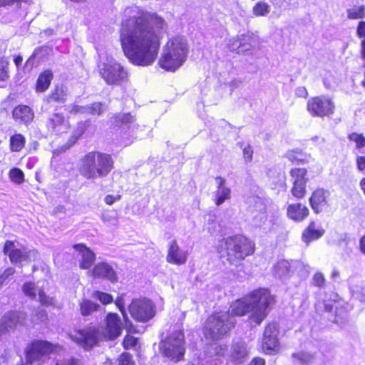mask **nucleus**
Instances as JSON below:
<instances>
[{
	"instance_id": "nucleus-1",
	"label": "nucleus",
	"mask_w": 365,
	"mask_h": 365,
	"mask_svg": "<svg viewBox=\"0 0 365 365\" xmlns=\"http://www.w3.org/2000/svg\"><path fill=\"white\" fill-rule=\"evenodd\" d=\"M167 27L165 21L154 13H141L123 21L120 38L125 56L135 65H151Z\"/></svg>"
},
{
	"instance_id": "nucleus-2",
	"label": "nucleus",
	"mask_w": 365,
	"mask_h": 365,
	"mask_svg": "<svg viewBox=\"0 0 365 365\" xmlns=\"http://www.w3.org/2000/svg\"><path fill=\"white\" fill-rule=\"evenodd\" d=\"M273 301L267 289H258L242 299L235 301L227 313L234 319L235 316H244L250 313V320L260 324L266 317L269 306Z\"/></svg>"
},
{
	"instance_id": "nucleus-3",
	"label": "nucleus",
	"mask_w": 365,
	"mask_h": 365,
	"mask_svg": "<svg viewBox=\"0 0 365 365\" xmlns=\"http://www.w3.org/2000/svg\"><path fill=\"white\" fill-rule=\"evenodd\" d=\"M114 161L108 153L91 151L81 160L80 174L87 180H96L106 177L113 170Z\"/></svg>"
},
{
	"instance_id": "nucleus-4",
	"label": "nucleus",
	"mask_w": 365,
	"mask_h": 365,
	"mask_svg": "<svg viewBox=\"0 0 365 365\" xmlns=\"http://www.w3.org/2000/svg\"><path fill=\"white\" fill-rule=\"evenodd\" d=\"M188 51L187 42L184 37L170 38L163 49L159 66L168 71H176L185 62Z\"/></svg>"
},
{
	"instance_id": "nucleus-5",
	"label": "nucleus",
	"mask_w": 365,
	"mask_h": 365,
	"mask_svg": "<svg viewBox=\"0 0 365 365\" xmlns=\"http://www.w3.org/2000/svg\"><path fill=\"white\" fill-rule=\"evenodd\" d=\"M254 244L247 237L236 235L222 239L218 245V252H225L227 260L231 264L244 259L246 257L253 254Z\"/></svg>"
},
{
	"instance_id": "nucleus-6",
	"label": "nucleus",
	"mask_w": 365,
	"mask_h": 365,
	"mask_svg": "<svg viewBox=\"0 0 365 365\" xmlns=\"http://www.w3.org/2000/svg\"><path fill=\"white\" fill-rule=\"evenodd\" d=\"M235 319L229 313H215L208 317L205 327V336L211 340H217L227 334L234 327Z\"/></svg>"
},
{
	"instance_id": "nucleus-7",
	"label": "nucleus",
	"mask_w": 365,
	"mask_h": 365,
	"mask_svg": "<svg viewBox=\"0 0 365 365\" xmlns=\"http://www.w3.org/2000/svg\"><path fill=\"white\" fill-rule=\"evenodd\" d=\"M161 354L174 362L183 360L185 352L184 334L182 331L173 332L159 345Z\"/></svg>"
},
{
	"instance_id": "nucleus-8",
	"label": "nucleus",
	"mask_w": 365,
	"mask_h": 365,
	"mask_svg": "<svg viewBox=\"0 0 365 365\" xmlns=\"http://www.w3.org/2000/svg\"><path fill=\"white\" fill-rule=\"evenodd\" d=\"M98 71L108 85H120L128 78V73L123 66L113 58H108L106 62L100 63Z\"/></svg>"
},
{
	"instance_id": "nucleus-9",
	"label": "nucleus",
	"mask_w": 365,
	"mask_h": 365,
	"mask_svg": "<svg viewBox=\"0 0 365 365\" xmlns=\"http://www.w3.org/2000/svg\"><path fill=\"white\" fill-rule=\"evenodd\" d=\"M56 346L47 341L34 340L28 344L25 350L27 364H32L42 361L43 358L53 352Z\"/></svg>"
},
{
	"instance_id": "nucleus-10",
	"label": "nucleus",
	"mask_w": 365,
	"mask_h": 365,
	"mask_svg": "<svg viewBox=\"0 0 365 365\" xmlns=\"http://www.w3.org/2000/svg\"><path fill=\"white\" fill-rule=\"evenodd\" d=\"M128 309L131 317L140 322H148L155 314L153 303L147 299H133Z\"/></svg>"
},
{
	"instance_id": "nucleus-11",
	"label": "nucleus",
	"mask_w": 365,
	"mask_h": 365,
	"mask_svg": "<svg viewBox=\"0 0 365 365\" xmlns=\"http://www.w3.org/2000/svg\"><path fill=\"white\" fill-rule=\"evenodd\" d=\"M307 109L312 116L323 118L334 113V103L324 96L313 97L307 101Z\"/></svg>"
},
{
	"instance_id": "nucleus-12",
	"label": "nucleus",
	"mask_w": 365,
	"mask_h": 365,
	"mask_svg": "<svg viewBox=\"0 0 365 365\" xmlns=\"http://www.w3.org/2000/svg\"><path fill=\"white\" fill-rule=\"evenodd\" d=\"M4 253L9 257L12 264L23 266L31 261L36 257L35 251H29L25 248L19 249L11 241H6L4 246Z\"/></svg>"
},
{
	"instance_id": "nucleus-13",
	"label": "nucleus",
	"mask_w": 365,
	"mask_h": 365,
	"mask_svg": "<svg viewBox=\"0 0 365 365\" xmlns=\"http://www.w3.org/2000/svg\"><path fill=\"white\" fill-rule=\"evenodd\" d=\"M70 338L85 349H90L95 346L98 341L99 331L92 327L85 329H78L69 334Z\"/></svg>"
},
{
	"instance_id": "nucleus-14",
	"label": "nucleus",
	"mask_w": 365,
	"mask_h": 365,
	"mask_svg": "<svg viewBox=\"0 0 365 365\" xmlns=\"http://www.w3.org/2000/svg\"><path fill=\"white\" fill-rule=\"evenodd\" d=\"M278 334L279 330L276 324H267L264 331L262 343V347L265 354H272L278 351L279 346Z\"/></svg>"
},
{
	"instance_id": "nucleus-15",
	"label": "nucleus",
	"mask_w": 365,
	"mask_h": 365,
	"mask_svg": "<svg viewBox=\"0 0 365 365\" xmlns=\"http://www.w3.org/2000/svg\"><path fill=\"white\" fill-rule=\"evenodd\" d=\"M330 195V192L324 188H318L312 192L309 203L314 213H321L329 207Z\"/></svg>"
},
{
	"instance_id": "nucleus-16",
	"label": "nucleus",
	"mask_w": 365,
	"mask_h": 365,
	"mask_svg": "<svg viewBox=\"0 0 365 365\" xmlns=\"http://www.w3.org/2000/svg\"><path fill=\"white\" fill-rule=\"evenodd\" d=\"M123 324L120 317L115 313H109L105 319L104 335L110 340L118 338L122 333Z\"/></svg>"
},
{
	"instance_id": "nucleus-17",
	"label": "nucleus",
	"mask_w": 365,
	"mask_h": 365,
	"mask_svg": "<svg viewBox=\"0 0 365 365\" xmlns=\"http://www.w3.org/2000/svg\"><path fill=\"white\" fill-rule=\"evenodd\" d=\"M188 252L182 250L175 240H172L168 245L166 260L168 263L175 265H182L187 262Z\"/></svg>"
},
{
	"instance_id": "nucleus-18",
	"label": "nucleus",
	"mask_w": 365,
	"mask_h": 365,
	"mask_svg": "<svg viewBox=\"0 0 365 365\" xmlns=\"http://www.w3.org/2000/svg\"><path fill=\"white\" fill-rule=\"evenodd\" d=\"M24 319V313L19 312L5 313L0 320V332L5 333L14 329L18 325L22 324Z\"/></svg>"
},
{
	"instance_id": "nucleus-19",
	"label": "nucleus",
	"mask_w": 365,
	"mask_h": 365,
	"mask_svg": "<svg viewBox=\"0 0 365 365\" xmlns=\"http://www.w3.org/2000/svg\"><path fill=\"white\" fill-rule=\"evenodd\" d=\"M250 210L253 214L256 211L257 215L253 217V223L255 226L261 227L267 220L265 206L261 198L253 196L249 199Z\"/></svg>"
},
{
	"instance_id": "nucleus-20",
	"label": "nucleus",
	"mask_w": 365,
	"mask_h": 365,
	"mask_svg": "<svg viewBox=\"0 0 365 365\" xmlns=\"http://www.w3.org/2000/svg\"><path fill=\"white\" fill-rule=\"evenodd\" d=\"M73 247L78 252L79 267L83 269H89L95 261L96 255L83 244L75 245Z\"/></svg>"
},
{
	"instance_id": "nucleus-21",
	"label": "nucleus",
	"mask_w": 365,
	"mask_h": 365,
	"mask_svg": "<svg viewBox=\"0 0 365 365\" xmlns=\"http://www.w3.org/2000/svg\"><path fill=\"white\" fill-rule=\"evenodd\" d=\"M217 190L215 191V202L216 205L220 206L225 202V200L230 199L231 190L226 185V180L222 177L215 178Z\"/></svg>"
},
{
	"instance_id": "nucleus-22",
	"label": "nucleus",
	"mask_w": 365,
	"mask_h": 365,
	"mask_svg": "<svg viewBox=\"0 0 365 365\" xmlns=\"http://www.w3.org/2000/svg\"><path fill=\"white\" fill-rule=\"evenodd\" d=\"M46 128L51 132L63 133L69 127L68 123L65 120L63 115L59 113H53L48 118Z\"/></svg>"
},
{
	"instance_id": "nucleus-23",
	"label": "nucleus",
	"mask_w": 365,
	"mask_h": 365,
	"mask_svg": "<svg viewBox=\"0 0 365 365\" xmlns=\"http://www.w3.org/2000/svg\"><path fill=\"white\" fill-rule=\"evenodd\" d=\"M22 291L26 296L31 299L36 298L38 292V300L42 304H50L51 303V299L46 296L44 292L33 282H26L22 287Z\"/></svg>"
},
{
	"instance_id": "nucleus-24",
	"label": "nucleus",
	"mask_w": 365,
	"mask_h": 365,
	"mask_svg": "<svg viewBox=\"0 0 365 365\" xmlns=\"http://www.w3.org/2000/svg\"><path fill=\"white\" fill-rule=\"evenodd\" d=\"M92 273L95 277L105 278L112 282H115L118 280V277L114 269L106 262H100L96 264Z\"/></svg>"
},
{
	"instance_id": "nucleus-25",
	"label": "nucleus",
	"mask_w": 365,
	"mask_h": 365,
	"mask_svg": "<svg viewBox=\"0 0 365 365\" xmlns=\"http://www.w3.org/2000/svg\"><path fill=\"white\" fill-rule=\"evenodd\" d=\"M12 114L15 120L24 124L30 123L34 118V113L32 109L25 105H19L15 107Z\"/></svg>"
},
{
	"instance_id": "nucleus-26",
	"label": "nucleus",
	"mask_w": 365,
	"mask_h": 365,
	"mask_svg": "<svg viewBox=\"0 0 365 365\" xmlns=\"http://www.w3.org/2000/svg\"><path fill=\"white\" fill-rule=\"evenodd\" d=\"M309 209L300 203L289 205L287 207V216L297 222L304 220L309 215Z\"/></svg>"
},
{
	"instance_id": "nucleus-27",
	"label": "nucleus",
	"mask_w": 365,
	"mask_h": 365,
	"mask_svg": "<svg viewBox=\"0 0 365 365\" xmlns=\"http://www.w3.org/2000/svg\"><path fill=\"white\" fill-rule=\"evenodd\" d=\"M324 234V229L317 226L314 222H312L303 232L302 238L308 245L310 242L320 238Z\"/></svg>"
},
{
	"instance_id": "nucleus-28",
	"label": "nucleus",
	"mask_w": 365,
	"mask_h": 365,
	"mask_svg": "<svg viewBox=\"0 0 365 365\" xmlns=\"http://www.w3.org/2000/svg\"><path fill=\"white\" fill-rule=\"evenodd\" d=\"M114 121L113 123L116 126H119L121 124L128 126L129 129H130V133L135 134V129H138L139 125L133 124L134 123V117L131 115L130 113H118L115 115L113 117Z\"/></svg>"
},
{
	"instance_id": "nucleus-29",
	"label": "nucleus",
	"mask_w": 365,
	"mask_h": 365,
	"mask_svg": "<svg viewBox=\"0 0 365 365\" xmlns=\"http://www.w3.org/2000/svg\"><path fill=\"white\" fill-rule=\"evenodd\" d=\"M68 91L66 86L63 84L57 85L53 91L47 97L46 101L63 103L66 101Z\"/></svg>"
},
{
	"instance_id": "nucleus-30",
	"label": "nucleus",
	"mask_w": 365,
	"mask_h": 365,
	"mask_svg": "<svg viewBox=\"0 0 365 365\" xmlns=\"http://www.w3.org/2000/svg\"><path fill=\"white\" fill-rule=\"evenodd\" d=\"M53 77V75L51 70H46L41 73L36 81V91L44 92L46 91L51 84Z\"/></svg>"
},
{
	"instance_id": "nucleus-31",
	"label": "nucleus",
	"mask_w": 365,
	"mask_h": 365,
	"mask_svg": "<svg viewBox=\"0 0 365 365\" xmlns=\"http://www.w3.org/2000/svg\"><path fill=\"white\" fill-rule=\"evenodd\" d=\"M247 355V349L245 343H237L233 346L232 358L236 364H241Z\"/></svg>"
},
{
	"instance_id": "nucleus-32",
	"label": "nucleus",
	"mask_w": 365,
	"mask_h": 365,
	"mask_svg": "<svg viewBox=\"0 0 365 365\" xmlns=\"http://www.w3.org/2000/svg\"><path fill=\"white\" fill-rule=\"evenodd\" d=\"M80 312L82 316H88L94 312L100 310L102 307L89 299H83L80 304Z\"/></svg>"
},
{
	"instance_id": "nucleus-33",
	"label": "nucleus",
	"mask_w": 365,
	"mask_h": 365,
	"mask_svg": "<svg viewBox=\"0 0 365 365\" xmlns=\"http://www.w3.org/2000/svg\"><path fill=\"white\" fill-rule=\"evenodd\" d=\"M254 41L255 39L252 34L249 33L237 36L236 39H235V42H239V43L237 45V47H242V51L250 50V48L253 46Z\"/></svg>"
},
{
	"instance_id": "nucleus-34",
	"label": "nucleus",
	"mask_w": 365,
	"mask_h": 365,
	"mask_svg": "<svg viewBox=\"0 0 365 365\" xmlns=\"http://www.w3.org/2000/svg\"><path fill=\"white\" fill-rule=\"evenodd\" d=\"M307 170L305 168H293L290 171L292 184L307 185L308 178H306Z\"/></svg>"
},
{
	"instance_id": "nucleus-35",
	"label": "nucleus",
	"mask_w": 365,
	"mask_h": 365,
	"mask_svg": "<svg viewBox=\"0 0 365 365\" xmlns=\"http://www.w3.org/2000/svg\"><path fill=\"white\" fill-rule=\"evenodd\" d=\"M290 271V264L287 260H282L277 262L274 267V274L279 278L287 277Z\"/></svg>"
},
{
	"instance_id": "nucleus-36",
	"label": "nucleus",
	"mask_w": 365,
	"mask_h": 365,
	"mask_svg": "<svg viewBox=\"0 0 365 365\" xmlns=\"http://www.w3.org/2000/svg\"><path fill=\"white\" fill-rule=\"evenodd\" d=\"M25 138L21 134H15L10 138V145L12 151H20L25 145Z\"/></svg>"
},
{
	"instance_id": "nucleus-37",
	"label": "nucleus",
	"mask_w": 365,
	"mask_h": 365,
	"mask_svg": "<svg viewBox=\"0 0 365 365\" xmlns=\"http://www.w3.org/2000/svg\"><path fill=\"white\" fill-rule=\"evenodd\" d=\"M270 12V6L265 2L259 1L252 8L255 16H266Z\"/></svg>"
},
{
	"instance_id": "nucleus-38",
	"label": "nucleus",
	"mask_w": 365,
	"mask_h": 365,
	"mask_svg": "<svg viewBox=\"0 0 365 365\" xmlns=\"http://www.w3.org/2000/svg\"><path fill=\"white\" fill-rule=\"evenodd\" d=\"M294 361L301 364H308L314 360V356L308 352L300 351L292 354Z\"/></svg>"
},
{
	"instance_id": "nucleus-39",
	"label": "nucleus",
	"mask_w": 365,
	"mask_h": 365,
	"mask_svg": "<svg viewBox=\"0 0 365 365\" xmlns=\"http://www.w3.org/2000/svg\"><path fill=\"white\" fill-rule=\"evenodd\" d=\"M87 114L101 115L107 109V106L101 102L87 105Z\"/></svg>"
},
{
	"instance_id": "nucleus-40",
	"label": "nucleus",
	"mask_w": 365,
	"mask_h": 365,
	"mask_svg": "<svg viewBox=\"0 0 365 365\" xmlns=\"http://www.w3.org/2000/svg\"><path fill=\"white\" fill-rule=\"evenodd\" d=\"M287 158L292 163L299 164L305 161V155L302 150H289L286 153Z\"/></svg>"
},
{
	"instance_id": "nucleus-41",
	"label": "nucleus",
	"mask_w": 365,
	"mask_h": 365,
	"mask_svg": "<svg viewBox=\"0 0 365 365\" xmlns=\"http://www.w3.org/2000/svg\"><path fill=\"white\" fill-rule=\"evenodd\" d=\"M9 177L16 184H21L24 182V174L21 170L17 168L10 170Z\"/></svg>"
},
{
	"instance_id": "nucleus-42",
	"label": "nucleus",
	"mask_w": 365,
	"mask_h": 365,
	"mask_svg": "<svg viewBox=\"0 0 365 365\" xmlns=\"http://www.w3.org/2000/svg\"><path fill=\"white\" fill-rule=\"evenodd\" d=\"M88 124H89L88 121L80 122L78 124L77 128H76V131L74 132L73 135H72L71 139L70 140L71 144L66 148V149L68 148L72 145H73L77 141L78 138L82 134H83V133L85 132L86 128L88 125Z\"/></svg>"
},
{
	"instance_id": "nucleus-43",
	"label": "nucleus",
	"mask_w": 365,
	"mask_h": 365,
	"mask_svg": "<svg viewBox=\"0 0 365 365\" xmlns=\"http://www.w3.org/2000/svg\"><path fill=\"white\" fill-rule=\"evenodd\" d=\"M92 297L98 299L103 304H108L112 303L113 301L112 295L100 291L94 292Z\"/></svg>"
},
{
	"instance_id": "nucleus-44",
	"label": "nucleus",
	"mask_w": 365,
	"mask_h": 365,
	"mask_svg": "<svg viewBox=\"0 0 365 365\" xmlns=\"http://www.w3.org/2000/svg\"><path fill=\"white\" fill-rule=\"evenodd\" d=\"M14 273L15 269L14 267H9L4 271L0 275V289L11 281Z\"/></svg>"
},
{
	"instance_id": "nucleus-45",
	"label": "nucleus",
	"mask_w": 365,
	"mask_h": 365,
	"mask_svg": "<svg viewBox=\"0 0 365 365\" xmlns=\"http://www.w3.org/2000/svg\"><path fill=\"white\" fill-rule=\"evenodd\" d=\"M9 62L6 58L0 59V81H5L9 78Z\"/></svg>"
},
{
	"instance_id": "nucleus-46",
	"label": "nucleus",
	"mask_w": 365,
	"mask_h": 365,
	"mask_svg": "<svg viewBox=\"0 0 365 365\" xmlns=\"http://www.w3.org/2000/svg\"><path fill=\"white\" fill-rule=\"evenodd\" d=\"M348 17L351 19H362L364 17V7L354 6L348 11Z\"/></svg>"
},
{
	"instance_id": "nucleus-47",
	"label": "nucleus",
	"mask_w": 365,
	"mask_h": 365,
	"mask_svg": "<svg viewBox=\"0 0 365 365\" xmlns=\"http://www.w3.org/2000/svg\"><path fill=\"white\" fill-rule=\"evenodd\" d=\"M292 195L297 198H302L306 193V185L293 184L291 190Z\"/></svg>"
},
{
	"instance_id": "nucleus-48",
	"label": "nucleus",
	"mask_w": 365,
	"mask_h": 365,
	"mask_svg": "<svg viewBox=\"0 0 365 365\" xmlns=\"http://www.w3.org/2000/svg\"><path fill=\"white\" fill-rule=\"evenodd\" d=\"M325 277L324 275L320 272H316L312 277V284L319 288H323L325 285Z\"/></svg>"
},
{
	"instance_id": "nucleus-49",
	"label": "nucleus",
	"mask_w": 365,
	"mask_h": 365,
	"mask_svg": "<svg viewBox=\"0 0 365 365\" xmlns=\"http://www.w3.org/2000/svg\"><path fill=\"white\" fill-rule=\"evenodd\" d=\"M87 106H81L78 105H71L68 106V110L71 113L77 114H87Z\"/></svg>"
},
{
	"instance_id": "nucleus-50",
	"label": "nucleus",
	"mask_w": 365,
	"mask_h": 365,
	"mask_svg": "<svg viewBox=\"0 0 365 365\" xmlns=\"http://www.w3.org/2000/svg\"><path fill=\"white\" fill-rule=\"evenodd\" d=\"M115 304L118 307V309L120 311V312L122 313V315L123 317V319L125 322V323L129 322V319H128V314L125 312V310L124 309V302H123V299L122 297H118L116 299Z\"/></svg>"
},
{
	"instance_id": "nucleus-51",
	"label": "nucleus",
	"mask_w": 365,
	"mask_h": 365,
	"mask_svg": "<svg viewBox=\"0 0 365 365\" xmlns=\"http://www.w3.org/2000/svg\"><path fill=\"white\" fill-rule=\"evenodd\" d=\"M119 365H134L132 356L128 353H123L120 355Z\"/></svg>"
},
{
	"instance_id": "nucleus-52",
	"label": "nucleus",
	"mask_w": 365,
	"mask_h": 365,
	"mask_svg": "<svg viewBox=\"0 0 365 365\" xmlns=\"http://www.w3.org/2000/svg\"><path fill=\"white\" fill-rule=\"evenodd\" d=\"M253 150L250 145H247L243 149V155L247 163L251 162L252 160Z\"/></svg>"
},
{
	"instance_id": "nucleus-53",
	"label": "nucleus",
	"mask_w": 365,
	"mask_h": 365,
	"mask_svg": "<svg viewBox=\"0 0 365 365\" xmlns=\"http://www.w3.org/2000/svg\"><path fill=\"white\" fill-rule=\"evenodd\" d=\"M55 365H81V361L75 359L63 360L61 364L56 363Z\"/></svg>"
},
{
	"instance_id": "nucleus-54",
	"label": "nucleus",
	"mask_w": 365,
	"mask_h": 365,
	"mask_svg": "<svg viewBox=\"0 0 365 365\" xmlns=\"http://www.w3.org/2000/svg\"><path fill=\"white\" fill-rule=\"evenodd\" d=\"M356 165L359 170L365 174V156L358 157L356 159Z\"/></svg>"
},
{
	"instance_id": "nucleus-55",
	"label": "nucleus",
	"mask_w": 365,
	"mask_h": 365,
	"mask_svg": "<svg viewBox=\"0 0 365 365\" xmlns=\"http://www.w3.org/2000/svg\"><path fill=\"white\" fill-rule=\"evenodd\" d=\"M357 34L360 37H365V21L359 24Z\"/></svg>"
},
{
	"instance_id": "nucleus-56",
	"label": "nucleus",
	"mask_w": 365,
	"mask_h": 365,
	"mask_svg": "<svg viewBox=\"0 0 365 365\" xmlns=\"http://www.w3.org/2000/svg\"><path fill=\"white\" fill-rule=\"evenodd\" d=\"M247 365H265V361L262 358L255 357Z\"/></svg>"
},
{
	"instance_id": "nucleus-57",
	"label": "nucleus",
	"mask_w": 365,
	"mask_h": 365,
	"mask_svg": "<svg viewBox=\"0 0 365 365\" xmlns=\"http://www.w3.org/2000/svg\"><path fill=\"white\" fill-rule=\"evenodd\" d=\"M296 94L299 97H307L308 93L304 87H299L296 90Z\"/></svg>"
},
{
	"instance_id": "nucleus-58",
	"label": "nucleus",
	"mask_w": 365,
	"mask_h": 365,
	"mask_svg": "<svg viewBox=\"0 0 365 365\" xmlns=\"http://www.w3.org/2000/svg\"><path fill=\"white\" fill-rule=\"evenodd\" d=\"M120 197H114L113 195H107L105 197V202L107 205H112L113 204L116 200H119Z\"/></svg>"
},
{
	"instance_id": "nucleus-59",
	"label": "nucleus",
	"mask_w": 365,
	"mask_h": 365,
	"mask_svg": "<svg viewBox=\"0 0 365 365\" xmlns=\"http://www.w3.org/2000/svg\"><path fill=\"white\" fill-rule=\"evenodd\" d=\"M235 39H236V38H233L232 40H230V48L232 51H237L238 53H240L242 51V47H237V45L239 43V42H235Z\"/></svg>"
},
{
	"instance_id": "nucleus-60",
	"label": "nucleus",
	"mask_w": 365,
	"mask_h": 365,
	"mask_svg": "<svg viewBox=\"0 0 365 365\" xmlns=\"http://www.w3.org/2000/svg\"><path fill=\"white\" fill-rule=\"evenodd\" d=\"M346 315V312L343 310V309H341L339 312H336V315H335V318L334 319V322L335 323H339V317L343 319Z\"/></svg>"
},
{
	"instance_id": "nucleus-61",
	"label": "nucleus",
	"mask_w": 365,
	"mask_h": 365,
	"mask_svg": "<svg viewBox=\"0 0 365 365\" xmlns=\"http://www.w3.org/2000/svg\"><path fill=\"white\" fill-rule=\"evenodd\" d=\"M359 250L361 252L365 255V235L361 238L359 241Z\"/></svg>"
},
{
	"instance_id": "nucleus-62",
	"label": "nucleus",
	"mask_w": 365,
	"mask_h": 365,
	"mask_svg": "<svg viewBox=\"0 0 365 365\" xmlns=\"http://www.w3.org/2000/svg\"><path fill=\"white\" fill-rule=\"evenodd\" d=\"M123 344H124V346L125 348H127V346L128 345H131V346H133L134 344H135V339L133 338V337H127L124 341H123Z\"/></svg>"
},
{
	"instance_id": "nucleus-63",
	"label": "nucleus",
	"mask_w": 365,
	"mask_h": 365,
	"mask_svg": "<svg viewBox=\"0 0 365 365\" xmlns=\"http://www.w3.org/2000/svg\"><path fill=\"white\" fill-rule=\"evenodd\" d=\"M340 276V272L339 270L336 269H334L331 272V279L334 280L336 279V278L339 277Z\"/></svg>"
},
{
	"instance_id": "nucleus-64",
	"label": "nucleus",
	"mask_w": 365,
	"mask_h": 365,
	"mask_svg": "<svg viewBox=\"0 0 365 365\" xmlns=\"http://www.w3.org/2000/svg\"><path fill=\"white\" fill-rule=\"evenodd\" d=\"M14 61L16 67H19L22 63L23 58L21 56H15Z\"/></svg>"
}]
</instances>
